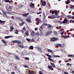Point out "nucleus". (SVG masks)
<instances>
[{"mask_svg":"<svg viewBox=\"0 0 74 74\" xmlns=\"http://www.w3.org/2000/svg\"><path fill=\"white\" fill-rule=\"evenodd\" d=\"M69 23V20H67V18H65L62 21V23H63V24Z\"/></svg>","mask_w":74,"mask_h":74,"instance_id":"f257e3e1","label":"nucleus"},{"mask_svg":"<svg viewBox=\"0 0 74 74\" xmlns=\"http://www.w3.org/2000/svg\"><path fill=\"white\" fill-rule=\"evenodd\" d=\"M12 42L14 43H16L17 44H22V42L20 40H14L12 41Z\"/></svg>","mask_w":74,"mask_h":74,"instance_id":"f03ea898","label":"nucleus"},{"mask_svg":"<svg viewBox=\"0 0 74 74\" xmlns=\"http://www.w3.org/2000/svg\"><path fill=\"white\" fill-rule=\"evenodd\" d=\"M53 33V32L52 31H50L46 33V36H48V35H49L50 34H51V33Z\"/></svg>","mask_w":74,"mask_h":74,"instance_id":"7ed1b4c3","label":"nucleus"},{"mask_svg":"<svg viewBox=\"0 0 74 74\" xmlns=\"http://www.w3.org/2000/svg\"><path fill=\"white\" fill-rule=\"evenodd\" d=\"M58 40V38L53 37L51 38V41H57Z\"/></svg>","mask_w":74,"mask_h":74,"instance_id":"20e7f679","label":"nucleus"},{"mask_svg":"<svg viewBox=\"0 0 74 74\" xmlns=\"http://www.w3.org/2000/svg\"><path fill=\"white\" fill-rule=\"evenodd\" d=\"M47 28H48V29L49 30H51V29L53 28V27L52 26H51V25L50 24H48Z\"/></svg>","mask_w":74,"mask_h":74,"instance_id":"39448f33","label":"nucleus"},{"mask_svg":"<svg viewBox=\"0 0 74 74\" xmlns=\"http://www.w3.org/2000/svg\"><path fill=\"white\" fill-rule=\"evenodd\" d=\"M14 58H15L16 59L18 60H20V58L18 56H17L16 55H14Z\"/></svg>","mask_w":74,"mask_h":74,"instance_id":"423d86ee","label":"nucleus"},{"mask_svg":"<svg viewBox=\"0 0 74 74\" xmlns=\"http://www.w3.org/2000/svg\"><path fill=\"white\" fill-rule=\"evenodd\" d=\"M37 20L38 22V23H42V21H41V19H40L38 18L37 19Z\"/></svg>","mask_w":74,"mask_h":74,"instance_id":"0eeeda50","label":"nucleus"},{"mask_svg":"<svg viewBox=\"0 0 74 74\" xmlns=\"http://www.w3.org/2000/svg\"><path fill=\"white\" fill-rule=\"evenodd\" d=\"M29 6L30 7H31V8H34V4L32 2H31V3L29 5Z\"/></svg>","mask_w":74,"mask_h":74,"instance_id":"6e6552de","label":"nucleus"},{"mask_svg":"<svg viewBox=\"0 0 74 74\" xmlns=\"http://www.w3.org/2000/svg\"><path fill=\"white\" fill-rule=\"evenodd\" d=\"M18 47H20V48H24V46L22 44H20L18 45Z\"/></svg>","mask_w":74,"mask_h":74,"instance_id":"1a4fd4ad","label":"nucleus"},{"mask_svg":"<svg viewBox=\"0 0 74 74\" xmlns=\"http://www.w3.org/2000/svg\"><path fill=\"white\" fill-rule=\"evenodd\" d=\"M50 19H54V18H55V17L53 15H52L49 17Z\"/></svg>","mask_w":74,"mask_h":74,"instance_id":"9d476101","label":"nucleus"},{"mask_svg":"<svg viewBox=\"0 0 74 74\" xmlns=\"http://www.w3.org/2000/svg\"><path fill=\"white\" fill-rule=\"evenodd\" d=\"M65 3L66 4H69V3H70L71 2L70 0H67L65 1Z\"/></svg>","mask_w":74,"mask_h":74,"instance_id":"9b49d317","label":"nucleus"},{"mask_svg":"<svg viewBox=\"0 0 74 74\" xmlns=\"http://www.w3.org/2000/svg\"><path fill=\"white\" fill-rule=\"evenodd\" d=\"M50 64L51 66H52V67H53V68H55L56 67V66H55V64L53 63H51Z\"/></svg>","mask_w":74,"mask_h":74,"instance_id":"f8f14e48","label":"nucleus"},{"mask_svg":"<svg viewBox=\"0 0 74 74\" xmlns=\"http://www.w3.org/2000/svg\"><path fill=\"white\" fill-rule=\"evenodd\" d=\"M28 73L29 74H34V71L29 70V71Z\"/></svg>","mask_w":74,"mask_h":74,"instance_id":"ddd939ff","label":"nucleus"},{"mask_svg":"<svg viewBox=\"0 0 74 74\" xmlns=\"http://www.w3.org/2000/svg\"><path fill=\"white\" fill-rule=\"evenodd\" d=\"M64 36V38H65V39H67L68 38H69L70 37V36H64L63 35L62 37Z\"/></svg>","mask_w":74,"mask_h":74,"instance_id":"4468645a","label":"nucleus"},{"mask_svg":"<svg viewBox=\"0 0 74 74\" xmlns=\"http://www.w3.org/2000/svg\"><path fill=\"white\" fill-rule=\"evenodd\" d=\"M29 14V13H25L23 14V15H23V16H26L27 15H28Z\"/></svg>","mask_w":74,"mask_h":74,"instance_id":"2eb2a0df","label":"nucleus"},{"mask_svg":"<svg viewBox=\"0 0 74 74\" xmlns=\"http://www.w3.org/2000/svg\"><path fill=\"white\" fill-rule=\"evenodd\" d=\"M26 21L28 22L31 23V20L29 18H27L25 19Z\"/></svg>","mask_w":74,"mask_h":74,"instance_id":"dca6fc26","label":"nucleus"},{"mask_svg":"<svg viewBox=\"0 0 74 74\" xmlns=\"http://www.w3.org/2000/svg\"><path fill=\"white\" fill-rule=\"evenodd\" d=\"M46 5V2L44 1L42 3V6H45Z\"/></svg>","mask_w":74,"mask_h":74,"instance_id":"f3484780","label":"nucleus"},{"mask_svg":"<svg viewBox=\"0 0 74 74\" xmlns=\"http://www.w3.org/2000/svg\"><path fill=\"white\" fill-rule=\"evenodd\" d=\"M12 37V36H6L5 37V38H11V37Z\"/></svg>","mask_w":74,"mask_h":74,"instance_id":"a211bd4d","label":"nucleus"},{"mask_svg":"<svg viewBox=\"0 0 74 74\" xmlns=\"http://www.w3.org/2000/svg\"><path fill=\"white\" fill-rule=\"evenodd\" d=\"M47 52H50V53H53L52 50L49 49H48Z\"/></svg>","mask_w":74,"mask_h":74,"instance_id":"6ab92c4d","label":"nucleus"},{"mask_svg":"<svg viewBox=\"0 0 74 74\" xmlns=\"http://www.w3.org/2000/svg\"><path fill=\"white\" fill-rule=\"evenodd\" d=\"M1 41L4 43V44H5V45H7V42H6L5 40H1Z\"/></svg>","mask_w":74,"mask_h":74,"instance_id":"aec40b11","label":"nucleus"},{"mask_svg":"<svg viewBox=\"0 0 74 74\" xmlns=\"http://www.w3.org/2000/svg\"><path fill=\"white\" fill-rule=\"evenodd\" d=\"M34 34H35L34 32V31H32L31 33V35L32 36H34Z\"/></svg>","mask_w":74,"mask_h":74,"instance_id":"412c9836","label":"nucleus"},{"mask_svg":"<svg viewBox=\"0 0 74 74\" xmlns=\"http://www.w3.org/2000/svg\"><path fill=\"white\" fill-rule=\"evenodd\" d=\"M5 21H2V20H0V23H5Z\"/></svg>","mask_w":74,"mask_h":74,"instance_id":"4be33fe9","label":"nucleus"},{"mask_svg":"<svg viewBox=\"0 0 74 74\" xmlns=\"http://www.w3.org/2000/svg\"><path fill=\"white\" fill-rule=\"evenodd\" d=\"M45 55H46V56H48V57H49V58H52V56L50 55H48V54L46 53Z\"/></svg>","mask_w":74,"mask_h":74,"instance_id":"5701e85b","label":"nucleus"},{"mask_svg":"<svg viewBox=\"0 0 74 74\" xmlns=\"http://www.w3.org/2000/svg\"><path fill=\"white\" fill-rule=\"evenodd\" d=\"M48 59L51 62H53V61H54V60H53L49 58H48Z\"/></svg>","mask_w":74,"mask_h":74,"instance_id":"b1692460","label":"nucleus"},{"mask_svg":"<svg viewBox=\"0 0 74 74\" xmlns=\"http://www.w3.org/2000/svg\"><path fill=\"white\" fill-rule=\"evenodd\" d=\"M53 57H54L55 58H60V57L59 56H55L54 54H53Z\"/></svg>","mask_w":74,"mask_h":74,"instance_id":"393cba45","label":"nucleus"},{"mask_svg":"<svg viewBox=\"0 0 74 74\" xmlns=\"http://www.w3.org/2000/svg\"><path fill=\"white\" fill-rule=\"evenodd\" d=\"M10 29L11 30H13L14 29V27H12V26H11V27H10Z\"/></svg>","mask_w":74,"mask_h":74,"instance_id":"a878e982","label":"nucleus"},{"mask_svg":"<svg viewBox=\"0 0 74 74\" xmlns=\"http://www.w3.org/2000/svg\"><path fill=\"white\" fill-rule=\"evenodd\" d=\"M70 8L72 9H74V6L73 5H71L70 6Z\"/></svg>","mask_w":74,"mask_h":74,"instance_id":"bb28decb","label":"nucleus"},{"mask_svg":"<svg viewBox=\"0 0 74 74\" xmlns=\"http://www.w3.org/2000/svg\"><path fill=\"white\" fill-rule=\"evenodd\" d=\"M66 66H72V64H70L69 63H68L66 64Z\"/></svg>","mask_w":74,"mask_h":74,"instance_id":"cd10ccee","label":"nucleus"},{"mask_svg":"<svg viewBox=\"0 0 74 74\" xmlns=\"http://www.w3.org/2000/svg\"><path fill=\"white\" fill-rule=\"evenodd\" d=\"M44 34L42 32H41L40 33V36H42Z\"/></svg>","mask_w":74,"mask_h":74,"instance_id":"c85d7f7f","label":"nucleus"},{"mask_svg":"<svg viewBox=\"0 0 74 74\" xmlns=\"http://www.w3.org/2000/svg\"><path fill=\"white\" fill-rule=\"evenodd\" d=\"M36 48H37V49H38L39 50L38 51H40V50H41V48L40 47H36Z\"/></svg>","mask_w":74,"mask_h":74,"instance_id":"c756f323","label":"nucleus"},{"mask_svg":"<svg viewBox=\"0 0 74 74\" xmlns=\"http://www.w3.org/2000/svg\"><path fill=\"white\" fill-rule=\"evenodd\" d=\"M29 48L30 49H33V48H34L33 46H30Z\"/></svg>","mask_w":74,"mask_h":74,"instance_id":"7c9ffc66","label":"nucleus"},{"mask_svg":"<svg viewBox=\"0 0 74 74\" xmlns=\"http://www.w3.org/2000/svg\"><path fill=\"white\" fill-rule=\"evenodd\" d=\"M25 60H30V58L27 57H26L25 58Z\"/></svg>","mask_w":74,"mask_h":74,"instance_id":"2f4dec72","label":"nucleus"},{"mask_svg":"<svg viewBox=\"0 0 74 74\" xmlns=\"http://www.w3.org/2000/svg\"><path fill=\"white\" fill-rule=\"evenodd\" d=\"M68 57H72V58H74V56L71 55H68Z\"/></svg>","mask_w":74,"mask_h":74,"instance_id":"473e14b6","label":"nucleus"},{"mask_svg":"<svg viewBox=\"0 0 74 74\" xmlns=\"http://www.w3.org/2000/svg\"><path fill=\"white\" fill-rule=\"evenodd\" d=\"M68 35H69L70 37H72V35L71 34V33H68Z\"/></svg>","mask_w":74,"mask_h":74,"instance_id":"72a5a7b5","label":"nucleus"},{"mask_svg":"<svg viewBox=\"0 0 74 74\" xmlns=\"http://www.w3.org/2000/svg\"><path fill=\"white\" fill-rule=\"evenodd\" d=\"M67 17L69 19H71L72 18V16H67Z\"/></svg>","mask_w":74,"mask_h":74,"instance_id":"f704fd0d","label":"nucleus"},{"mask_svg":"<svg viewBox=\"0 0 74 74\" xmlns=\"http://www.w3.org/2000/svg\"><path fill=\"white\" fill-rule=\"evenodd\" d=\"M48 67L49 69H51V68H52V67L51 66H48Z\"/></svg>","mask_w":74,"mask_h":74,"instance_id":"c9c22d12","label":"nucleus"},{"mask_svg":"<svg viewBox=\"0 0 74 74\" xmlns=\"http://www.w3.org/2000/svg\"><path fill=\"white\" fill-rule=\"evenodd\" d=\"M36 35H37V36H39L40 35V34H39V32H37L36 33Z\"/></svg>","mask_w":74,"mask_h":74,"instance_id":"e433bc0d","label":"nucleus"},{"mask_svg":"<svg viewBox=\"0 0 74 74\" xmlns=\"http://www.w3.org/2000/svg\"><path fill=\"white\" fill-rule=\"evenodd\" d=\"M4 1L5 2H6V3H8V2L9 1V0H5Z\"/></svg>","mask_w":74,"mask_h":74,"instance_id":"4c0bfd02","label":"nucleus"},{"mask_svg":"<svg viewBox=\"0 0 74 74\" xmlns=\"http://www.w3.org/2000/svg\"><path fill=\"white\" fill-rule=\"evenodd\" d=\"M25 34L26 35V36H27V35H28V34H29V32H25Z\"/></svg>","mask_w":74,"mask_h":74,"instance_id":"58836bf2","label":"nucleus"},{"mask_svg":"<svg viewBox=\"0 0 74 74\" xmlns=\"http://www.w3.org/2000/svg\"><path fill=\"white\" fill-rule=\"evenodd\" d=\"M24 67L27 68H29V66H27V65H26L24 66Z\"/></svg>","mask_w":74,"mask_h":74,"instance_id":"ea45409f","label":"nucleus"},{"mask_svg":"<svg viewBox=\"0 0 74 74\" xmlns=\"http://www.w3.org/2000/svg\"><path fill=\"white\" fill-rule=\"evenodd\" d=\"M26 40L27 41H31V40H30V39H29V38H26Z\"/></svg>","mask_w":74,"mask_h":74,"instance_id":"a19ab883","label":"nucleus"},{"mask_svg":"<svg viewBox=\"0 0 74 74\" xmlns=\"http://www.w3.org/2000/svg\"><path fill=\"white\" fill-rule=\"evenodd\" d=\"M55 14V11H54L53 10L51 12V14Z\"/></svg>","mask_w":74,"mask_h":74,"instance_id":"79ce46f5","label":"nucleus"},{"mask_svg":"<svg viewBox=\"0 0 74 74\" xmlns=\"http://www.w3.org/2000/svg\"><path fill=\"white\" fill-rule=\"evenodd\" d=\"M6 8L7 10H8L9 9H10V7H9V8L8 7H6Z\"/></svg>","mask_w":74,"mask_h":74,"instance_id":"37998d69","label":"nucleus"},{"mask_svg":"<svg viewBox=\"0 0 74 74\" xmlns=\"http://www.w3.org/2000/svg\"><path fill=\"white\" fill-rule=\"evenodd\" d=\"M15 69L16 70H18L19 71V70H18V69H17V67L16 66H15Z\"/></svg>","mask_w":74,"mask_h":74,"instance_id":"c03bdc74","label":"nucleus"},{"mask_svg":"<svg viewBox=\"0 0 74 74\" xmlns=\"http://www.w3.org/2000/svg\"><path fill=\"white\" fill-rule=\"evenodd\" d=\"M42 12L41 11H40V12H37V14H41V13Z\"/></svg>","mask_w":74,"mask_h":74,"instance_id":"a18cd8bd","label":"nucleus"},{"mask_svg":"<svg viewBox=\"0 0 74 74\" xmlns=\"http://www.w3.org/2000/svg\"><path fill=\"white\" fill-rule=\"evenodd\" d=\"M53 33L54 34H57V32H56L54 31L53 32Z\"/></svg>","mask_w":74,"mask_h":74,"instance_id":"49530a36","label":"nucleus"},{"mask_svg":"<svg viewBox=\"0 0 74 74\" xmlns=\"http://www.w3.org/2000/svg\"><path fill=\"white\" fill-rule=\"evenodd\" d=\"M57 45H58L59 46V47H62V45H61L60 44H57Z\"/></svg>","mask_w":74,"mask_h":74,"instance_id":"de8ad7c7","label":"nucleus"},{"mask_svg":"<svg viewBox=\"0 0 74 74\" xmlns=\"http://www.w3.org/2000/svg\"><path fill=\"white\" fill-rule=\"evenodd\" d=\"M54 14H55L56 15H58V12L56 11H55Z\"/></svg>","mask_w":74,"mask_h":74,"instance_id":"09e8293b","label":"nucleus"},{"mask_svg":"<svg viewBox=\"0 0 74 74\" xmlns=\"http://www.w3.org/2000/svg\"><path fill=\"white\" fill-rule=\"evenodd\" d=\"M31 41L32 42H33L34 41H35V40H34V39H31Z\"/></svg>","mask_w":74,"mask_h":74,"instance_id":"8fccbe9b","label":"nucleus"},{"mask_svg":"<svg viewBox=\"0 0 74 74\" xmlns=\"http://www.w3.org/2000/svg\"><path fill=\"white\" fill-rule=\"evenodd\" d=\"M23 7V5H20V7H21V8H22V7Z\"/></svg>","mask_w":74,"mask_h":74,"instance_id":"3c124183","label":"nucleus"},{"mask_svg":"<svg viewBox=\"0 0 74 74\" xmlns=\"http://www.w3.org/2000/svg\"><path fill=\"white\" fill-rule=\"evenodd\" d=\"M64 73L65 74H69V73L66 72H64Z\"/></svg>","mask_w":74,"mask_h":74,"instance_id":"603ef678","label":"nucleus"},{"mask_svg":"<svg viewBox=\"0 0 74 74\" xmlns=\"http://www.w3.org/2000/svg\"><path fill=\"white\" fill-rule=\"evenodd\" d=\"M25 23V22L24 21H22L21 24L22 25H24Z\"/></svg>","mask_w":74,"mask_h":74,"instance_id":"864d4df0","label":"nucleus"},{"mask_svg":"<svg viewBox=\"0 0 74 74\" xmlns=\"http://www.w3.org/2000/svg\"><path fill=\"white\" fill-rule=\"evenodd\" d=\"M23 30H26V28L25 27H24L23 29Z\"/></svg>","mask_w":74,"mask_h":74,"instance_id":"5fc2aeb1","label":"nucleus"},{"mask_svg":"<svg viewBox=\"0 0 74 74\" xmlns=\"http://www.w3.org/2000/svg\"><path fill=\"white\" fill-rule=\"evenodd\" d=\"M19 20L21 21V22H22V21H23V20H22V19L20 18L19 19Z\"/></svg>","mask_w":74,"mask_h":74,"instance_id":"6e6d98bb","label":"nucleus"},{"mask_svg":"<svg viewBox=\"0 0 74 74\" xmlns=\"http://www.w3.org/2000/svg\"><path fill=\"white\" fill-rule=\"evenodd\" d=\"M37 29H37V28H35V31H36V30H37Z\"/></svg>","mask_w":74,"mask_h":74,"instance_id":"4d7b16f0","label":"nucleus"},{"mask_svg":"<svg viewBox=\"0 0 74 74\" xmlns=\"http://www.w3.org/2000/svg\"><path fill=\"white\" fill-rule=\"evenodd\" d=\"M60 34L61 35H63V32H61Z\"/></svg>","mask_w":74,"mask_h":74,"instance_id":"13d9d810","label":"nucleus"},{"mask_svg":"<svg viewBox=\"0 0 74 74\" xmlns=\"http://www.w3.org/2000/svg\"><path fill=\"white\" fill-rule=\"evenodd\" d=\"M15 32H19V31H18V29L16 30Z\"/></svg>","mask_w":74,"mask_h":74,"instance_id":"bf43d9fd","label":"nucleus"},{"mask_svg":"<svg viewBox=\"0 0 74 74\" xmlns=\"http://www.w3.org/2000/svg\"><path fill=\"white\" fill-rule=\"evenodd\" d=\"M19 25H20V26H23L22 24V23L21 24V23H20L19 24Z\"/></svg>","mask_w":74,"mask_h":74,"instance_id":"052dcab7","label":"nucleus"},{"mask_svg":"<svg viewBox=\"0 0 74 74\" xmlns=\"http://www.w3.org/2000/svg\"><path fill=\"white\" fill-rule=\"evenodd\" d=\"M11 74H15V73L13 72L11 73Z\"/></svg>","mask_w":74,"mask_h":74,"instance_id":"680f3d73","label":"nucleus"},{"mask_svg":"<svg viewBox=\"0 0 74 74\" xmlns=\"http://www.w3.org/2000/svg\"><path fill=\"white\" fill-rule=\"evenodd\" d=\"M72 23H74V20H72Z\"/></svg>","mask_w":74,"mask_h":74,"instance_id":"e2e57ef3","label":"nucleus"},{"mask_svg":"<svg viewBox=\"0 0 74 74\" xmlns=\"http://www.w3.org/2000/svg\"><path fill=\"white\" fill-rule=\"evenodd\" d=\"M3 14H4V15H6V13H5V12H3Z\"/></svg>","mask_w":74,"mask_h":74,"instance_id":"0e129e2a","label":"nucleus"},{"mask_svg":"<svg viewBox=\"0 0 74 74\" xmlns=\"http://www.w3.org/2000/svg\"><path fill=\"white\" fill-rule=\"evenodd\" d=\"M44 25H45V26H47V23H45L44 24Z\"/></svg>","mask_w":74,"mask_h":74,"instance_id":"69168bd1","label":"nucleus"},{"mask_svg":"<svg viewBox=\"0 0 74 74\" xmlns=\"http://www.w3.org/2000/svg\"><path fill=\"white\" fill-rule=\"evenodd\" d=\"M71 1H72V2H74V0H71Z\"/></svg>","mask_w":74,"mask_h":74,"instance_id":"338daca9","label":"nucleus"},{"mask_svg":"<svg viewBox=\"0 0 74 74\" xmlns=\"http://www.w3.org/2000/svg\"><path fill=\"white\" fill-rule=\"evenodd\" d=\"M71 18H72V19H74V16H73V17H72Z\"/></svg>","mask_w":74,"mask_h":74,"instance_id":"774afa93","label":"nucleus"}]
</instances>
